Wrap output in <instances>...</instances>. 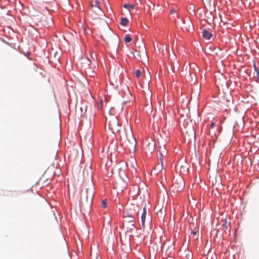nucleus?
<instances>
[{
  "mask_svg": "<svg viewBox=\"0 0 259 259\" xmlns=\"http://www.w3.org/2000/svg\"><path fill=\"white\" fill-rule=\"evenodd\" d=\"M256 77H257L258 78V81L259 82V70H257V71L256 72Z\"/></svg>",
  "mask_w": 259,
  "mask_h": 259,
  "instance_id": "25",
  "label": "nucleus"
},
{
  "mask_svg": "<svg viewBox=\"0 0 259 259\" xmlns=\"http://www.w3.org/2000/svg\"><path fill=\"white\" fill-rule=\"evenodd\" d=\"M108 125L111 130H116L119 126L118 119L116 117H113L108 121Z\"/></svg>",
  "mask_w": 259,
  "mask_h": 259,
  "instance_id": "4",
  "label": "nucleus"
},
{
  "mask_svg": "<svg viewBox=\"0 0 259 259\" xmlns=\"http://www.w3.org/2000/svg\"><path fill=\"white\" fill-rule=\"evenodd\" d=\"M146 211L145 208H143V212L141 216L142 224L143 227L145 226V222L146 219Z\"/></svg>",
  "mask_w": 259,
  "mask_h": 259,
  "instance_id": "12",
  "label": "nucleus"
},
{
  "mask_svg": "<svg viewBox=\"0 0 259 259\" xmlns=\"http://www.w3.org/2000/svg\"><path fill=\"white\" fill-rule=\"evenodd\" d=\"M195 80H196V79H195V76H194V77L193 78L192 77H191V81L193 82H195Z\"/></svg>",
  "mask_w": 259,
  "mask_h": 259,
  "instance_id": "26",
  "label": "nucleus"
},
{
  "mask_svg": "<svg viewBox=\"0 0 259 259\" xmlns=\"http://www.w3.org/2000/svg\"><path fill=\"white\" fill-rule=\"evenodd\" d=\"M128 22V20L127 19H126V18H124L123 17L121 19V21H120V24L122 25V26H126L127 23Z\"/></svg>",
  "mask_w": 259,
  "mask_h": 259,
  "instance_id": "14",
  "label": "nucleus"
},
{
  "mask_svg": "<svg viewBox=\"0 0 259 259\" xmlns=\"http://www.w3.org/2000/svg\"><path fill=\"white\" fill-rule=\"evenodd\" d=\"M44 15H52L49 10L48 9H45V10L44 11Z\"/></svg>",
  "mask_w": 259,
  "mask_h": 259,
  "instance_id": "21",
  "label": "nucleus"
},
{
  "mask_svg": "<svg viewBox=\"0 0 259 259\" xmlns=\"http://www.w3.org/2000/svg\"><path fill=\"white\" fill-rule=\"evenodd\" d=\"M101 205L103 208H106L107 206V200L105 199L102 200Z\"/></svg>",
  "mask_w": 259,
  "mask_h": 259,
  "instance_id": "19",
  "label": "nucleus"
},
{
  "mask_svg": "<svg viewBox=\"0 0 259 259\" xmlns=\"http://www.w3.org/2000/svg\"><path fill=\"white\" fill-rule=\"evenodd\" d=\"M184 181L183 179L180 178L179 179H177L175 181V182L174 183L172 186V188L174 191H176V192H180L184 189Z\"/></svg>",
  "mask_w": 259,
  "mask_h": 259,
  "instance_id": "3",
  "label": "nucleus"
},
{
  "mask_svg": "<svg viewBox=\"0 0 259 259\" xmlns=\"http://www.w3.org/2000/svg\"><path fill=\"white\" fill-rule=\"evenodd\" d=\"M135 6L134 4H130L129 3H125L123 5V8L121 9H130L135 10Z\"/></svg>",
  "mask_w": 259,
  "mask_h": 259,
  "instance_id": "10",
  "label": "nucleus"
},
{
  "mask_svg": "<svg viewBox=\"0 0 259 259\" xmlns=\"http://www.w3.org/2000/svg\"><path fill=\"white\" fill-rule=\"evenodd\" d=\"M253 68L255 72H256L257 70H259L258 68L256 67L255 63H253Z\"/></svg>",
  "mask_w": 259,
  "mask_h": 259,
  "instance_id": "23",
  "label": "nucleus"
},
{
  "mask_svg": "<svg viewBox=\"0 0 259 259\" xmlns=\"http://www.w3.org/2000/svg\"><path fill=\"white\" fill-rule=\"evenodd\" d=\"M126 227V228L130 231L132 232L135 228V222L132 223H128L123 224Z\"/></svg>",
  "mask_w": 259,
  "mask_h": 259,
  "instance_id": "11",
  "label": "nucleus"
},
{
  "mask_svg": "<svg viewBox=\"0 0 259 259\" xmlns=\"http://www.w3.org/2000/svg\"><path fill=\"white\" fill-rule=\"evenodd\" d=\"M141 72L140 70H137L135 72V74L136 75V76L137 77V78H139L141 76Z\"/></svg>",
  "mask_w": 259,
  "mask_h": 259,
  "instance_id": "20",
  "label": "nucleus"
},
{
  "mask_svg": "<svg viewBox=\"0 0 259 259\" xmlns=\"http://www.w3.org/2000/svg\"><path fill=\"white\" fill-rule=\"evenodd\" d=\"M223 223L222 225V227H223V228L224 229V231L225 232H228L229 233H230V230H231L230 223L227 222L226 220H224L223 221Z\"/></svg>",
  "mask_w": 259,
  "mask_h": 259,
  "instance_id": "6",
  "label": "nucleus"
},
{
  "mask_svg": "<svg viewBox=\"0 0 259 259\" xmlns=\"http://www.w3.org/2000/svg\"><path fill=\"white\" fill-rule=\"evenodd\" d=\"M210 127L213 128L215 126V124L214 122H211L210 124Z\"/></svg>",
  "mask_w": 259,
  "mask_h": 259,
  "instance_id": "27",
  "label": "nucleus"
},
{
  "mask_svg": "<svg viewBox=\"0 0 259 259\" xmlns=\"http://www.w3.org/2000/svg\"><path fill=\"white\" fill-rule=\"evenodd\" d=\"M122 145L124 146L125 148H127L129 150H136V140L133 137L132 133H130L129 135H126L123 136L121 139Z\"/></svg>",
  "mask_w": 259,
  "mask_h": 259,
  "instance_id": "1",
  "label": "nucleus"
},
{
  "mask_svg": "<svg viewBox=\"0 0 259 259\" xmlns=\"http://www.w3.org/2000/svg\"><path fill=\"white\" fill-rule=\"evenodd\" d=\"M180 172L182 174H186L188 172V168L187 167V164L185 163L184 165L180 166Z\"/></svg>",
  "mask_w": 259,
  "mask_h": 259,
  "instance_id": "9",
  "label": "nucleus"
},
{
  "mask_svg": "<svg viewBox=\"0 0 259 259\" xmlns=\"http://www.w3.org/2000/svg\"><path fill=\"white\" fill-rule=\"evenodd\" d=\"M186 257L187 259H192V254L191 253H188L186 255Z\"/></svg>",
  "mask_w": 259,
  "mask_h": 259,
  "instance_id": "24",
  "label": "nucleus"
},
{
  "mask_svg": "<svg viewBox=\"0 0 259 259\" xmlns=\"http://www.w3.org/2000/svg\"><path fill=\"white\" fill-rule=\"evenodd\" d=\"M124 41L126 43L130 42L132 40V38L128 34H126L124 38Z\"/></svg>",
  "mask_w": 259,
  "mask_h": 259,
  "instance_id": "16",
  "label": "nucleus"
},
{
  "mask_svg": "<svg viewBox=\"0 0 259 259\" xmlns=\"http://www.w3.org/2000/svg\"><path fill=\"white\" fill-rule=\"evenodd\" d=\"M163 156L160 154V157H159V158H160V162H161V164L162 166H163Z\"/></svg>",
  "mask_w": 259,
  "mask_h": 259,
  "instance_id": "22",
  "label": "nucleus"
},
{
  "mask_svg": "<svg viewBox=\"0 0 259 259\" xmlns=\"http://www.w3.org/2000/svg\"><path fill=\"white\" fill-rule=\"evenodd\" d=\"M134 208H130L126 211V215L124 216L125 224L135 222V218L138 215V211H136L137 207L133 206Z\"/></svg>",
  "mask_w": 259,
  "mask_h": 259,
  "instance_id": "2",
  "label": "nucleus"
},
{
  "mask_svg": "<svg viewBox=\"0 0 259 259\" xmlns=\"http://www.w3.org/2000/svg\"><path fill=\"white\" fill-rule=\"evenodd\" d=\"M187 21V23L186 24V25H187L188 28V29L192 28L193 24H192V21L190 20V19H189V17H188Z\"/></svg>",
  "mask_w": 259,
  "mask_h": 259,
  "instance_id": "15",
  "label": "nucleus"
},
{
  "mask_svg": "<svg viewBox=\"0 0 259 259\" xmlns=\"http://www.w3.org/2000/svg\"><path fill=\"white\" fill-rule=\"evenodd\" d=\"M183 23H184V24H186V20H185V19H184V20H183Z\"/></svg>",
  "mask_w": 259,
  "mask_h": 259,
  "instance_id": "31",
  "label": "nucleus"
},
{
  "mask_svg": "<svg viewBox=\"0 0 259 259\" xmlns=\"http://www.w3.org/2000/svg\"><path fill=\"white\" fill-rule=\"evenodd\" d=\"M45 19H41V24L45 27H50L53 23V19L51 17H44Z\"/></svg>",
  "mask_w": 259,
  "mask_h": 259,
  "instance_id": "5",
  "label": "nucleus"
},
{
  "mask_svg": "<svg viewBox=\"0 0 259 259\" xmlns=\"http://www.w3.org/2000/svg\"><path fill=\"white\" fill-rule=\"evenodd\" d=\"M191 74L190 72H189L188 74H186V76H187V77H189L191 76Z\"/></svg>",
  "mask_w": 259,
  "mask_h": 259,
  "instance_id": "29",
  "label": "nucleus"
},
{
  "mask_svg": "<svg viewBox=\"0 0 259 259\" xmlns=\"http://www.w3.org/2000/svg\"><path fill=\"white\" fill-rule=\"evenodd\" d=\"M95 3H96V7L98 9V11L102 13L101 9L99 7V5L100 4V2L98 1H96Z\"/></svg>",
  "mask_w": 259,
  "mask_h": 259,
  "instance_id": "18",
  "label": "nucleus"
},
{
  "mask_svg": "<svg viewBox=\"0 0 259 259\" xmlns=\"http://www.w3.org/2000/svg\"><path fill=\"white\" fill-rule=\"evenodd\" d=\"M103 15H104V17H106L105 14H104Z\"/></svg>",
  "mask_w": 259,
  "mask_h": 259,
  "instance_id": "32",
  "label": "nucleus"
},
{
  "mask_svg": "<svg viewBox=\"0 0 259 259\" xmlns=\"http://www.w3.org/2000/svg\"><path fill=\"white\" fill-rule=\"evenodd\" d=\"M135 10L130 9H121V14L125 16H132Z\"/></svg>",
  "mask_w": 259,
  "mask_h": 259,
  "instance_id": "8",
  "label": "nucleus"
},
{
  "mask_svg": "<svg viewBox=\"0 0 259 259\" xmlns=\"http://www.w3.org/2000/svg\"><path fill=\"white\" fill-rule=\"evenodd\" d=\"M221 20V22L223 23L224 25L226 24H229L230 19H228V17H219Z\"/></svg>",
  "mask_w": 259,
  "mask_h": 259,
  "instance_id": "13",
  "label": "nucleus"
},
{
  "mask_svg": "<svg viewBox=\"0 0 259 259\" xmlns=\"http://www.w3.org/2000/svg\"><path fill=\"white\" fill-rule=\"evenodd\" d=\"M31 22L32 23H35L36 25H38L39 23L41 24V20H38V18H36V19H32V20L31 21Z\"/></svg>",
  "mask_w": 259,
  "mask_h": 259,
  "instance_id": "17",
  "label": "nucleus"
},
{
  "mask_svg": "<svg viewBox=\"0 0 259 259\" xmlns=\"http://www.w3.org/2000/svg\"><path fill=\"white\" fill-rule=\"evenodd\" d=\"M212 34L209 32L206 29H204L202 31V36L204 38L206 39H210L212 37Z\"/></svg>",
  "mask_w": 259,
  "mask_h": 259,
  "instance_id": "7",
  "label": "nucleus"
},
{
  "mask_svg": "<svg viewBox=\"0 0 259 259\" xmlns=\"http://www.w3.org/2000/svg\"><path fill=\"white\" fill-rule=\"evenodd\" d=\"M192 233L193 234H194V235H195V234H196V232L192 231Z\"/></svg>",
  "mask_w": 259,
  "mask_h": 259,
  "instance_id": "30",
  "label": "nucleus"
},
{
  "mask_svg": "<svg viewBox=\"0 0 259 259\" xmlns=\"http://www.w3.org/2000/svg\"><path fill=\"white\" fill-rule=\"evenodd\" d=\"M174 13H176V11L174 9H172L171 11V14H174Z\"/></svg>",
  "mask_w": 259,
  "mask_h": 259,
  "instance_id": "28",
  "label": "nucleus"
}]
</instances>
